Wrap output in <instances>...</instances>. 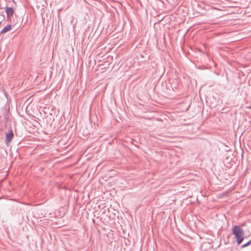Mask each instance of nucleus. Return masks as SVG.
<instances>
[{
    "label": "nucleus",
    "mask_w": 251,
    "mask_h": 251,
    "mask_svg": "<svg viewBox=\"0 0 251 251\" xmlns=\"http://www.w3.org/2000/svg\"><path fill=\"white\" fill-rule=\"evenodd\" d=\"M5 12L7 14V19H9V18L10 19V17L13 16L14 13V11L13 8L11 7H6V8L5 9Z\"/></svg>",
    "instance_id": "obj_3"
},
{
    "label": "nucleus",
    "mask_w": 251,
    "mask_h": 251,
    "mask_svg": "<svg viewBox=\"0 0 251 251\" xmlns=\"http://www.w3.org/2000/svg\"><path fill=\"white\" fill-rule=\"evenodd\" d=\"M14 137V134L13 130L11 129L6 134L5 143L7 145H8L12 140Z\"/></svg>",
    "instance_id": "obj_2"
},
{
    "label": "nucleus",
    "mask_w": 251,
    "mask_h": 251,
    "mask_svg": "<svg viewBox=\"0 0 251 251\" xmlns=\"http://www.w3.org/2000/svg\"><path fill=\"white\" fill-rule=\"evenodd\" d=\"M251 244V240H249L248 242H247L246 243L243 244L242 246V248H245V247H247L248 246H249V245Z\"/></svg>",
    "instance_id": "obj_5"
},
{
    "label": "nucleus",
    "mask_w": 251,
    "mask_h": 251,
    "mask_svg": "<svg viewBox=\"0 0 251 251\" xmlns=\"http://www.w3.org/2000/svg\"><path fill=\"white\" fill-rule=\"evenodd\" d=\"M232 233L234 235L238 245L240 244L244 239V231L239 226H235L232 228Z\"/></svg>",
    "instance_id": "obj_1"
},
{
    "label": "nucleus",
    "mask_w": 251,
    "mask_h": 251,
    "mask_svg": "<svg viewBox=\"0 0 251 251\" xmlns=\"http://www.w3.org/2000/svg\"><path fill=\"white\" fill-rule=\"evenodd\" d=\"M134 140H132V141H131V143L132 144H133V142H134Z\"/></svg>",
    "instance_id": "obj_7"
},
{
    "label": "nucleus",
    "mask_w": 251,
    "mask_h": 251,
    "mask_svg": "<svg viewBox=\"0 0 251 251\" xmlns=\"http://www.w3.org/2000/svg\"><path fill=\"white\" fill-rule=\"evenodd\" d=\"M11 28L12 26L10 25H8L0 31V33L4 34L9 31L11 29Z\"/></svg>",
    "instance_id": "obj_4"
},
{
    "label": "nucleus",
    "mask_w": 251,
    "mask_h": 251,
    "mask_svg": "<svg viewBox=\"0 0 251 251\" xmlns=\"http://www.w3.org/2000/svg\"><path fill=\"white\" fill-rule=\"evenodd\" d=\"M2 8L1 1H0V9Z\"/></svg>",
    "instance_id": "obj_6"
}]
</instances>
